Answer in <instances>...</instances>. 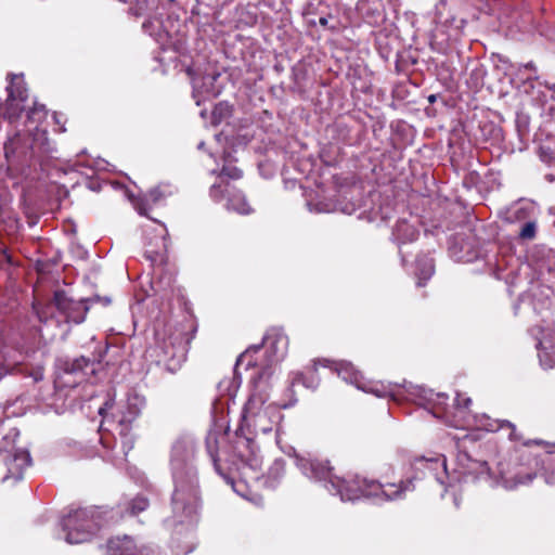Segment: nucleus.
Returning <instances> with one entry per match:
<instances>
[{
  "instance_id": "nucleus-11",
  "label": "nucleus",
  "mask_w": 555,
  "mask_h": 555,
  "mask_svg": "<svg viewBox=\"0 0 555 555\" xmlns=\"http://www.w3.org/2000/svg\"><path fill=\"white\" fill-rule=\"evenodd\" d=\"M172 465H173V477L177 482V488H176L173 496H172L173 509L175 511L181 509L183 512H186L188 514H191V513H193L194 506L192 504H189V505L184 504L185 492H184L183 486L181 485L180 476L178 473L180 463L177 460H173Z\"/></svg>"
},
{
  "instance_id": "nucleus-6",
  "label": "nucleus",
  "mask_w": 555,
  "mask_h": 555,
  "mask_svg": "<svg viewBox=\"0 0 555 555\" xmlns=\"http://www.w3.org/2000/svg\"><path fill=\"white\" fill-rule=\"evenodd\" d=\"M539 359L546 369L555 367V328H540L538 333Z\"/></svg>"
},
{
  "instance_id": "nucleus-19",
  "label": "nucleus",
  "mask_w": 555,
  "mask_h": 555,
  "mask_svg": "<svg viewBox=\"0 0 555 555\" xmlns=\"http://www.w3.org/2000/svg\"><path fill=\"white\" fill-rule=\"evenodd\" d=\"M21 141V137L20 134H15L14 137L10 138L5 143H4V154H5V157L9 159L11 156L15 155L16 151H17V146H18V143Z\"/></svg>"
},
{
  "instance_id": "nucleus-16",
  "label": "nucleus",
  "mask_w": 555,
  "mask_h": 555,
  "mask_svg": "<svg viewBox=\"0 0 555 555\" xmlns=\"http://www.w3.org/2000/svg\"><path fill=\"white\" fill-rule=\"evenodd\" d=\"M363 384L365 386V392H370V393H373L377 397H387V396H390L393 400L397 399L396 397V392L393 390V388L391 387V385H385L384 383H379V382H364L363 380Z\"/></svg>"
},
{
  "instance_id": "nucleus-27",
  "label": "nucleus",
  "mask_w": 555,
  "mask_h": 555,
  "mask_svg": "<svg viewBox=\"0 0 555 555\" xmlns=\"http://www.w3.org/2000/svg\"><path fill=\"white\" fill-rule=\"evenodd\" d=\"M504 425H506L507 427L512 428V433L509 434V438H511V439H518V437H517V436H516V434H515V428H514V426H513L511 423H508V422H502V424L500 425V427H503Z\"/></svg>"
},
{
  "instance_id": "nucleus-3",
  "label": "nucleus",
  "mask_w": 555,
  "mask_h": 555,
  "mask_svg": "<svg viewBox=\"0 0 555 555\" xmlns=\"http://www.w3.org/2000/svg\"><path fill=\"white\" fill-rule=\"evenodd\" d=\"M99 516L93 509H79L72 516V544L89 541L100 529Z\"/></svg>"
},
{
  "instance_id": "nucleus-20",
  "label": "nucleus",
  "mask_w": 555,
  "mask_h": 555,
  "mask_svg": "<svg viewBox=\"0 0 555 555\" xmlns=\"http://www.w3.org/2000/svg\"><path fill=\"white\" fill-rule=\"evenodd\" d=\"M230 191V184L223 182L222 180L219 183H215L210 189V196L215 201H220L223 197V192Z\"/></svg>"
},
{
  "instance_id": "nucleus-23",
  "label": "nucleus",
  "mask_w": 555,
  "mask_h": 555,
  "mask_svg": "<svg viewBox=\"0 0 555 555\" xmlns=\"http://www.w3.org/2000/svg\"><path fill=\"white\" fill-rule=\"evenodd\" d=\"M229 177L231 179H240L242 177V171L236 167H223L221 171V177Z\"/></svg>"
},
{
  "instance_id": "nucleus-35",
  "label": "nucleus",
  "mask_w": 555,
  "mask_h": 555,
  "mask_svg": "<svg viewBox=\"0 0 555 555\" xmlns=\"http://www.w3.org/2000/svg\"><path fill=\"white\" fill-rule=\"evenodd\" d=\"M441 465L443 468H446V459L444 457L441 459Z\"/></svg>"
},
{
  "instance_id": "nucleus-12",
  "label": "nucleus",
  "mask_w": 555,
  "mask_h": 555,
  "mask_svg": "<svg viewBox=\"0 0 555 555\" xmlns=\"http://www.w3.org/2000/svg\"><path fill=\"white\" fill-rule=\"evenodd\" d=\"M336 371L344 380L353 384L357 388L361 390L366 389L363 384V376L359 371L354 369V366L351 363L341 361L337 364Z\"/></svg>"
},
{
  "instance_id": "nucleus-36",
  "label": "nucleus",
  "mask_w": 555,
  "mask_h": 555,
  "mask_svg": "<svg viewBox=\"0 0 555 555\" xmlns=\"http://www.w3.org/2000/svg\"><path fill=\"white\" fill-rule=\"evenodd\" d=\"M196 92H197V87H196V85H194V94H193V98H196V96H197V95H196Z\"/></svg>"
},
{
  "instance_id": "nucleus-9",
  "label": "nucleus",
  "mask_w": 555,
  "mask_h": 555,
  "mask_svg": "<svg viewBox=\"0 0 555 555\" xmlns=\"http://www.w3.org/2000/svg\"><path fill=\"white\" fill-rule=\"evenodd\" d=\"M172 193L169 185H158L155 189L151 190L144 198L138 199L134 202V207L141 215H146L147 210L152 205L157 204L160 199Z\"/></svg>"
},
{
  "instance_id": "nucleus-26",
  "label": "nucleus",
  "mask_w": 555,
  "mask_h": 555,
  "mask_svg": "<svg viewBox=\"0 0 555 555\" xmlns=\"http://www.w3.org/2000/svg\"><path fill=\"white\" fill-rule=\"evenodd\" d=\"M66 524H67V518L63 517L61 520V526L63 527V530H64V540H65V542L69 543V530L66 529Z\"/></svg>"
},
{
  "instance_id": "nucleus-31",
  "label": "nucleus",
  "mask_w": 555,
  "mask_h": 555,
  "mask_svg": "<svg viewBox=\"0 0 555 555\" xmlns=\"http://www.w3.org/2000/svg\"><path fill=\"white\" fill-rule=\"evenodd\" d=\"M190 483H191V491H190L189 496H190L192 500H194V499H195V491H194V487H193V477L191 478Z\"/></svg>"
},
{
  "instance_id": "nucleus-18",
  "label": "nucleus",
  "mask_w": 555,
  "mask_h": 555,
  "mask_svg": "<svg viewBox=\"0 0 555 555\" xmlns=\"http://www.w3.org/2000/svg\"><path fill=\"white\" fill-rule=\"evenodd\" d=\"M139 414V408L129 404V411L119 418V425L121 427L120 434L126 435L128 430V424H130Z\"/></svg>"
},
{
  "instance_id": "nucleus-21",
  "label": "nucleus",
  "mask_w": 555,
  "mask_h": 555,
  "mask_svg": "<svg viewBox=\"0 0 555 555\" xmlns=\"http://www.w3.org/2000/svg\"><path fill=\"white\" fill-rule=\"evenodd\" d=\"M149 506V502L145 498H135L132 503H131V506H130V513L131 515H135L144 509H146V507Z\"/></svg>"
},
{
  "instance_id": "nucleus-4",
  "label": "nucleus",
  "mask_w": 555,
  "mask_h": 555,
  "mask_svg": "<svg viewBox=\"0 0 555 555\" xmlns=\"http://www.w3.org/2000/svg\"><path fill=\"white\" fill-rule=\"evenodd\" d=\"M8 80L5 115L9 119H15L18 118L21 113L24 111L23 103L27 100L28 92L22 74L17 75L11 73L8 75Z\"/></svg>"
},
{
  "instance_id": "nucleus-17",
  "label": "nucleus",
  "mask_w": 555,
  "mask_h": 555,
  "mask_svg": "<svg viewBox=\"0 0 555 555\" xmlns=\"http://www.w3.org/2000/svg\"><path fill=\"white\" fill-rule=\"evenodd\" d=\"M52 305L63 314L64 321H69V298L65 291H55Z\"/></svg>"
},
{
  "instance_id": "nucleus-32",
  "label": "nucleus",
  "mask_w": 555,
  "mask_h": 555,
  "mask_svg": "<svg viewBox=\"0 0 555 555\" xmlns=\"http://www.w3.org/2000/svg\"><path fill=\"white\" fill-rule=\"evenodd\" d=\"M36 269H37V271L39 273H43L44 272L43 264L40 261L37 262Z\"/></svg>"
},
{
  "instance_id": "nucleus-25",
  "label": "nucleus",
  "mask_w": 555,
  "mask_h": 555,
  "mask_svg": "<svg viewBox=\"0 0 555 555\" xmlns=\"http://www.w3.org/2000/svg\"><path fill=\"white\" fill-rule=\"evenodd\" d=\"M455 402L459 408L467 409L469 406V404L472 403V400L468 397H464V396L457 393V396L455 398Z\"/></svg>"
},
{
  "instance_id": "nucleus-29",
  "label": "nucleus",
  "mask_w": 555,
  "mask_h": 555,
  "mask_svg": "<svg viewBox=\"0 0 555 555\" xmlns=\"http://www.w3.org/2000/svg\"><path fill=\"white\" fill-rule=\"evenodd\" d=\"M2 254H3L4 258H5V261H7L8 263L12 264V263H13V262H12V256L8 253V250H5V249H4V250H2Z\"/></svg>"
},
{
  "instance_id": "nucleus-14",
  "label": "nucleus",
  "mask_w": 555,
  "mask_h": 555,
  "mask_svg": "<svg viewBox=\"0 0 555 555\" xmlns=\"http://www.w3.org/2000/svg\"><path fill=\"white\" fill-rule=\"evenodd\" d=\"M69 367L67 363L64 366H57L54 373V396L57 399L66 398L68 395V380Z\"/></svg>"
},
{
  "instance_id": "nucleus-8",
  "label": "nucleus",
  "mask_w": 555,
  "mask_h": 555,
  "mask_svg": "<svg viewBox=\"0 0 555 555\" xmlns=\"http://www.w3.org/2000/svg\"><path fill=\"white\" fill-rule=\"evenodd\" d=\"M263 344L267 351L270 353L271 362H278L282 360L288 348V338L280 330H272L263 338Z\"/></svg>"
},
{
  "instance_id": "nucleus-2",
  "label": "nucleus",
  "mask_w": 555,
  "mask_h": 555,
  "mask_svg": "<svg viewBox=\"0 0 555 555\" xmlns=\"http://www.w3.org/2000/svg\"><path fill=\"white\" fill-rule=\"evenodd\" d=\"M281 418L279 406L267 403V396L261 392H254L245 404L243 420L256 433H270Z\"/></svg>"
},
{
  "instance_id": "nucleus-7",
  "label": "nucleus",
  "mask_w": 555,
  "mask_h": 555,
  "mask_svg": "<svg viewBox=\"0 0 555 555\" xmlns=\"http://www.w3.org/2000/svg\"><path fill=\"white\" fill-rule=\"evenodd\" d=\"M107 555H160V553L152 547L138 550L137 545L129 537H124L108 541Z\"/></svg>"
},
{
  "instance_id": "nucleus-10",
  "label": "nucleus",
  "mask_w": 555,
  "mask_h": 555,
  "mask_svg": "<svg viewBox=\"0 0 555 555\" xmlns=\"http://www.w3.org/2000/svg\"><path fill=\"white\" fill-rule=\"evenodd\" d=\"M106 162L104 159H89L78 156L75 163L72 164V173L81 172V175L90 178L95 171L104 170Z\"/></svg>"
},
{
  "instance_id": "nucleus-24",
  "label": "nucleus",
  "mask_w": 555,
  "mask_h": 555,
  "mask_svg": "<svg viewBox=\"0 0 555 555\" xmlns=\"http://www.w3.org/2000/svg\"><path fill=\"white\" fill-rule=\"evenodd\" d=\"M114 400L108 399L103 405L99 408V414L103 417V422H107V412L113 409ZM103 424H101L102 426Z\"/></svg>"
},
{
  "instance_id": "nucleus-28",
  "label": "nucleus",
  "mask_w": 555,
  "mask_h": 555,
  "mask_svg": "<svg viewBox=\"0 0 555 555\" xmlns=\"http://www.w3.org/2000/svg\"><path fill=\"white\" fill-rule=\"evenodd\" d=\"M433 273H434V267H433V264L429 262V263H427L426 269H425V271H424L425 279H428Z\"/></svg>"
},
{
  "instance_id": "nucleus-15",
  "label": "nucleus",
  "mask_w": 555,
  "mask_h": 555,
  "mask_svg": "<svg viewBox=\"0 0 555 555\" xmlns=\"http://www.w3.org/2000/svg\"><path fill=\"white\" fill-rule=\"evenodd\" d=\"M227 207L228 209L235 210L242 215H246L251 211L245 196L240 191H232L231 196L228 199Z\"/></svg>"
},
{
  "instance_id": "nucleus-38",
  "label": "nucleus",
  "mask_w": 555,
  "mask_h": 555,
  "mask_svg": "<svg viewBox=\"0 0 555 555\" xmlns=\"http://www.w3.org/2000/svg\"><path fill=\"white\" fill-rule=\"evenodd\" d=\"M552 38L555 39V35Z\"/></svg>"
},
{
  "instance_id": "nucleus-30",
  "label": "nucleus",
  "mask_w": 555,
  "mask_h": 555,
  "mask_svg": "<svg viewBox=\"0 0 555 555\" xmlns=\"http://www.w3.org/2000/svg\"><path fill=\"white\" fill-rule=\"evenodd\" d=\"M81 309L83 311V313H86L88 311V307L85 302H80L76 308L75 310H79Z\"/></svg>"
},
{
  "instance_id": "nucleus-33",
  "label": "nucleus",
  "mask_w": 555,
  "mask_h": 555,
  "mask_svg": "<svg viewBox=\"0 0 555 555\" xmlns=\"http://www.w3.org/2000/svg\"><path fill=\"white\" fill-rule=\"evenodd\" d=\"M77 250H78V254H79V256H80L81 258H83L85 256H87V251H86V250H83L82 248L77 247Z\"/></svg>"
},
{
  "instance_id": "nucleus-13",
  "label": "nucleus",
  "mask_w": 555,
  "mask_h": 555,
  "mask_svg": "<svg viewBox=\"0 0 555 555\" xmlns=\"http://www.w3.org/2000/svg\"><path fill=\"white\" fill-rule=\"evenodd\" d=\"M459 462L467 474L476 475L478 477L489 475L490 469L485 461L474 460L468 454L463 453L459 455Z\"/></svg>"
},
{
  "instance_id": "nucleus-1",
  "label": "nucleus",
  "mask_w": 555,
  "mask_h": 555,
  "mask_svg": "<svg viewBox=\"0 0 555 555\" xmlns=\"http://www.w3.org/2000/svg\"><path fill=\"white\" fill-rule=\"evenodd\" d=\"M296 464L308 478L328 480L344 501H353L361 496L377 498L380 494L386 500H393L400 498L401 493L405 490V488L401 486L393 483L382 486L374 480L361 479L359 476L349 479L339 478L333 475L332 467L328 465L327 461L312 460L297 455Z\"/></svg>"
},
{
  "instance_id": "nucleus-34",
  "label": "nucleus",
  "mask_w": 555,
  "mask_h": 555,
  "mask_svg": "<svg viewBox=\"0 0 555 555\" xmlns=\"http://www.w3.org/2000/svg\"><path fill=\"white\" fill-rule=\"evenodd\" d=\"M83 319H85V318H83V314H82V315H80V317H75V318H73V317H72V320H74L76 323H80V322H82V321H83Z\"/></svg>"
},
{
  "instance_id": "nucleus-37",
  "label": "nucleus",
  "mask_w": 555,
  "mask_h": 555,
  "mask_svg": "<svg viewBox=\"0 0 555 555\" xmlns=\"http://www.w3.org/2000/svg\"><path fill=\"white\" fill-rule=\"evenodd\" d=\"M320 22H321V24H325L326 23V21L324 18H321Z\"/></svg>"
},
{
  "instance_id": "nucleus-5",
  "label": "nucleus",
  "mask_w": 555,
  "mask_h": 555,
  "mask_svg": "<svg viewBox=\"0 0 555 555\" xmlns=\"http://www.w3.org/2000/svg\"><path fill=\"white\" fill-rule=\"evenodd\" d=\"M0 454L5 467L2 481L16 482L23 479L26 468L31 464L28 451L23 449L4 450L0 451Z\"/></svg>"
},
{
  "instance_id": "nucleus-22",
  "label": "nucleus",
  "mask_w": 555,
  "mask_h": 555,
  "mask_svg": "<svg viewBox=\"0 0 555 555\" xmlns=\"http://www.w3.org/2000/svg\"><path fill=\"white\" fill-rule=\"evenodd\" d=\"M520 237L524 240H532L535 235V223L527 222L520 230Z\"/></svg>"
}]
</instances>
